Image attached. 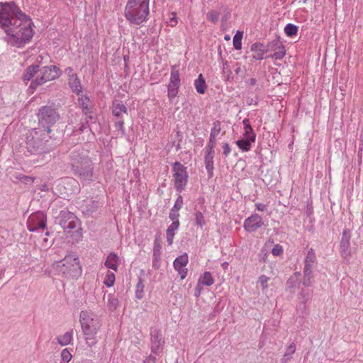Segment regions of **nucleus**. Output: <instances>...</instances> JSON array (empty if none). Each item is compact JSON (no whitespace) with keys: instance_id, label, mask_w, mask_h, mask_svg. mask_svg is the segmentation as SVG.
<instances>
[{"instance_id":"obj_6","label":"nucleus","mask_w":363,"mask_h":363,"mask_svg":"<svg viewBox=\"0 0 363 363\" xmlns=\"http://www.w3.org/2000/svg\"><path fill=\"white\" fill-rule=\"evenodd\" d=\"M174 186L177 191H181L184 189L187 183L188 175L184 167L179 162H176L173 164Z\"/></svg>"},{"instance_id":"obj_49","label":"nucleus","mask_w":363,"mask_h":363,"mask_svg":"<svg viewBox=\"0 0 363 363\" xmlns=\"http://www.w3.org/2000/svg\"><path fill=\"white\" fill-rule=\"evenodd\" d=\"M201 290H202L201 284L198 282V284L195 288L194 296L196 297H199L201 294Z\"/></svg>"},{"instance_id":"obj_57","label":"nucleus","mask_w":363,"mask_h":363,"mask_svg":"<svg viewBox=\"0 0 363 363\" xmlns=\"http://www.w3.org/2000/svg\"><path fill=\"white\" fill-rule=\"evenodd\" d=\"M46 131H47V133H50L51 130H50V128L48 127V128H47Z\"/></svg>"},{"instance_id":"obj_8","label":"nucleus","mask_w":363,"mask_h":363,"mask_svg":"<svg viewBox=\"0 0 363 363\" xmlns=\"http://www.w3.org/2000/svg\"><path fill=\"white\" fill-rule=\"evenodd\" d=\"M180 86L179 72L177 66L172 67L169 82L167 85V96L169 100L174 99L179 92Z\"/></svg>"},{"instance_id":"obj_64","label":"nucleus","mask_w":363,"mask_h":363,"mask_svg":"<svg viewBox=\"0 0 363 363\" xmlns=\"http://www.w3.org/2000/svg\"><path fill=\"white\" fill-rule=\"evenodd\" d=\"M51 244V242L48 244H45V246H48V245H50Z\"/></svg>"},{"instance_id":"obj_27","label":"nucleus","mask_w":363,"mask_h":363,"mask_svg":"<svg viewBox=\"0 0 363 363\" xmlns=\"http://www.w3.org/2000/svg\"><path fill=\"white\" fill-rule=\"evenodd\" d=\"M295 351L296 345L294 342H292L287 347L285 354L281 359V363H288V362L291 359L292 354H294Z\"/></svg>"},{"instance_id":"obj_53","label":"nucleus","mask_w":363,"mask_h":363,"mask_svg":"<svg viewBox=\"0 0 363 363\" xmlns=\"http://www.w3.org/2000/svg\"><path fill=\"white\" fill-rule=\"evenodd\" d=\"M116 126L121 129V130H123V128H124V122L122 121H120L116 123Z\"/></svg>"},{"instance_id":"obj_32","label":"nucleus","mask_w":363,"mask_h":363,"mask_svg":"<svg viewBox=\"0 0 363 363\" xmlns=\"http://www.w3.org/2000/svg\"><path fill=\"white\" fill-rule=\"evenodd\" d=\"M252 141H251V140L250 139H247V138H245V139H242V140H239L236 142L238 146L242 150H244V151H247L250 150V146H251V143Z\"/></svg>"},{"instance_id":"obj_16","label":"nucleus","mask_w":363,"mask_h":363,"mask_svg":"<svg viewBox=\"0 0 363 363\" xmlns=\"http://www.w3.org/2000/svg\"><path fill=\"white\" fill-rule=\"evenodd\" d=\"M250 50L252 52V57L255 60H262L264 54L267 52L264 45L261 43H255L251 45Z\"/></svg>"},{"instance_id":"obj_52","label":"nucleus","mask_w":363,"mask_h":363,"mask_svg":"<svg viewBox=\"0 0 363 363\" xmlns=\"http://www.w3.org/2000/svg\"><path fill=\"white\" fill-rule=\"evenodd\" d=\"M155 357L150 356L148 358H147L145 362L146 363H155Z\"/></svg>"},{"instance_id":"obj_43","label":"nucleus","mask_w":363,"mask_h":363,"mask_svg":"<svg viewBox=\"0 0 363 363\" xmlns=\"http://www.w3.org/2000/svg\"><path fill=\"white\" fill-rule=\"evenodd\" d=\"M269 279V278L265 275H262L259 277V282L260 283L262 289H265L267 287V281Z\"/></svg>"},{"instance_id":"obj_1","label":"nucleus","mask_w":363,"mask_h":363,"mask_svg":"<svg viewBox=\"0 0 363 363\" xmlns=\"http://www.w3.org/2000/svg\"><path fill=\"white\" fill-rule=\"evenodd\" d=\"M0 27L8 43L18 48L28 43L34 35L32 19L14 3H0Z\"/></svg>"},{"instance_id":"obj_25","label":"nucleus","mask_w":363,"mask_h":363,"mask_svg":"<svg viewBox=\"0 0 363 363\" xmlns=\"http://www.w3.org/2000/svg\"><path fill=\"white\" fill-rule=\"evenodd\" d=\"M311 269V266L309 265L304 267L303 284L306 286H310L312 282L313 275Z\"/></svg>"},{"instance_id":"obj_12","label":"nucleus","mask_w":363,"mask_h":363,"mask_svg":"<svg viewBox=\"0 0 363 363\" xmlns=\"http://www.w3.org/2000/svg\"><path fill=\"white\" fill-rule=\"evenodd\" d=\"M263 225L262 217L258 214H254L245 220L244 228L248 232H254Z\"/></svg>"},{"instance_id":"obj_5","label":"nucleus","mask_w":363,"mask_h":363,"mask_svg":"<svg viewBox=\"0 0 363 363\" xmlns=\"http://www.w3.org/2000/svg\"><path fill=\"white\" fill-rule=\"evenodd\" d=\"M60 215V224L65 232L72 237L74 233L78 235L80 227L79 220L77 216L68 211H62Z\"/></svg>"},{"instance_id":"obj_40","label":"nucleus","mask_w":363,"mask_h":363,"mask_svg":"<svg viewBox=\"0 0 363 363\" xmlns=\"http://www.w3.org/2000/svg\"><path fill=\"white\" fill-rule=\"evenodd\" d=\"M182 205H183V199H182V196L181 195H179L176 201H175V203L172 208L173 211H178L179 210L181 209V208L182 207Z\"/></svg>"},{"instance_id":"obj_45","label":"nucleus","mask_w":363,"mask_h":363,"mask_svg":"<svg viewBox=\"0 0 363 363\" xmlns=\"http://www.w3.org/2000/svg\"><path fill=\"white\" fill-rule=\"evenodd\" d=\"M172 16L167 23L169 26L174 27L178 23V20L175 13H172Z\"/></svg>"},{"instance_id":"obj_61","label":"nucleus","mask_w":363,"mask_h":363,"mask_svg":"<svg viewBox=\"0 0 363 363\" xmlns=\"http://www.w3.org/2000/svg\"><path fill=\"white\" fill-rule=\"evenodd\" d=\"M225 40H229V39H230V38H229V37L225 36Z\"/></svg>"},{"instance_id":"obj_7","label":"nucleus","mask_w":363,"mask_h":363,"mask_svg":"<svg viewBox=\"0 0 363 363\" xmlns=\"http://www.w3.org/2000/svg\"><path fill=\"white\" fill-rule=\"evenodd\" d=\"M79 259L73 256H67L63 260L60 262L57 267L60 271L67 276H74V273L79 269Z\"/></svg>"},{"instance_id":"obj_50","label":"nucleus","mask_w":363,"mask_h":363,"mask_svg":"<svg viewBox=\"0 0 363 363\" xmlns=\"http://www.w3.org/2000/svg\"><path fill=\"white\" fill-rule=\"evenodd\" d=\"M223 150L225 156L228 157L229 155V153L230 152V148L228 144H224L223 145Z\"/></svg>"},{"instance_id":"obj_13","label":"nucleus","mask_w":363,"mask_h":363,"mask_svg":"<svg viewBox=\"0 0 363 363\" xmlns=\"http://www.w3.org/2000/svg\"><path fill=\"white\" fill-rule=\"evenodd\" d=\"M188 261L189 259L186 253L179 256L174 261V267L180 274L182 279H184L186 277L187 269L185 268V267L188 264Z\"/></svg>"},{"instance_id":"obj_2","label":"nucleus","mask_w":363,"mask_h":363,"mask_svg":"<svg viewBox=\"0 0 363 363\" xmlns=\"http://www.w3.org/2000/svg\"><path fill=\"white\" fill-rule=\"evenodd\" d=\"M150 0H128L124 16L133 25L140 26L145 22L150 14Z\"/></svg>"},{"instance_id":"obj_17","label":"nucleus","mask_w":363,"mask_h":363,"mask_svg":"<svg viewBox=\"0 0 363 363\" xmlns=\"http://www.w3.org/2000/svg\"><path fill=\"white\" fill-rule=\"evenodd\" d=\"M39 73V66L32 65L28 66L22 75V79L25 82L30 81L34 77Z\"/></svg>"},{"instance_id":"obj_19","label":"nucleus","mask_w":363,"mask_h":363,"mask_svg":"<svg viewBox=\"0 0 363 363\" xmlns=\"http://www.w3.org/2000/svg\"><path fill=\"white\" fill-rule=\"evenodd\" d=\"M73 169L74 170L75 173L82 176L85 178H89L92 175V170L90 167V164H87L84 166L82 165H73Z\"/></svg>"},{"instance_id":"obj_54","label":"nucleus","mask_w":363,"mask_h":363,"mask_svg":"<svg viewBox=\"0 0 363 363\" xmlns=\"http://www.w3.org/2000/svg\"><path fill=\"white\" fill-rule=\"evenodd\" d=\"M142 293H143V289H141L140 291L139 290H137L136 291V296L138 298H141L143 297V295H142Z\"/></svg>"},{"instance_id":"obj_38","label":"nucleus","mask_w":363,"mask_h":363,"mask_svg":"<svg viewBox=\"0 0 363 363\" xmlns=\"http://www.w3.org/2000/svg\"><path fill=\"white\" fill-rule=\"evenodd\" d=\"M114 281L115 274L112 272L108 273L104 281V284L106 285L108 287H111L113 285Z\"/></svg>"},{"instance_id":"obj_23","label":"nucleus","mask_w":363,"mask_h":363,"mask_svg":"<svg viewBox=\"0 0 363 363\" xmlns=\"http://www.w3.org/2000/svg\"><path fill=\"white\" fill-rule=\"evenodd\" d=\"M242 123L244 125V136L245 138L251 140V141L255 140V134L253 132V130L250 125V121L248 119L245 118L243 120Z\"/></svg>"},{"instance_id":"obj_3","label":"nucleus","mask_w":363,"mask_h":363,"mask_svg":"<svg viewBox=\"0 0 363 363\" xmlns=\"http://www.w3.org/2000/svg\"><path fill=\"white\" fill-rule=\"evenodd\" d=\"M79 321L86 344L91 347L98 342L97 334L101 328L99 318L89 311H82Z\"/></svg>"},{"instance_id":"obj_55","label":"nucleus","mask_w":363,"mask_h":363,"mask_svg":"<svg viewBox=\"0 0 363 363\" xmlns=\"http://www.w3.org/2000/svg\"><path fill=\"white\" fill-rule=\"evenodd\" d=\"M40 189H41V191H46L48 190V187L46 184H43V185H42Z\"/></svg>"},{"instance_id":"obj_20","label":"nucleus","mask_w":363,"mask_h":363,"mask_svg":"<svg viewBox=\"0 0 363 363\" xmlns=\"http://www.w3.org/2000/svg\"><path fill=\"white\" fill-rule=\"evenodd\" d=\"M112 113L116 117H120L122 113H127V108L121 101H116L113 103Z\"/></svg>"},{"instance_id":"obj_41","label":"nucleus","mask_w":363,"mask_h":363,"mask_svg":"<svg viewBox=\"0 0 363 363\" xmlns=\"http://www.w3.org/2000/svg\"><path fill=\"white\" fill-rule=\"evenodd\" d=\"M206 168L208 173V177H213V160H205Z\"/></svg>"},{"instance_id":"obj_14","label":"nucleus","mask_w":363,"mask_h":363,"mask_svg":"<svg viewBox=\"0 0 363 363\" xmlns=\"http://www.w3.org/2000/svg\"><path fill=\"white\" fill-rule=\"evenodd\" d=\"M66 72L68 74V83L70 88L77 94V96H80V94L82 92L80 80L77 77V74L73 72V69L72 68L68 67L66 69Z\"/></svg>"},{"instance_id":"obj_9","label":"nucleus","mask_w":363,"mask_h":363,"mask_svg":"<svg viewBox=\"0 0 363 363\" xmlns=\"http://www.w3.org/2000/svg\"><path fill=\"white\" fill-rule=\"evenodd\" d=\"M38 118L48 125H52L60 119V115L54 108L43 106L40 109Z\"/></svg>"},{"instance_id":"obj_39","label":"nucleus","mask_w":363,"mask_h":363,"mask_svg":"<svg viewBox=\"0 0 363 363\" xmlns=\"http://www.w3.org/2000/svg\"><path fill=\"white\" fill-rule=\"evenodd\" d=\"M22 177H23V174H22L21 173L15 172L13 174H11V180L13 183L17 184L18 182H21Z\"/></svg>"},{"instance_id":"obj_10","label":"nucleus","mask_w":363,"mask_h":363,"mask_svg":"<svg viewBox=\"0 0 363 363\" xmlns=\"http://www.w3.org/2000/svg\"><path fill=\"white\" fill-rule=\"evenodd\" d=\"M28 229L29 231H35L38 229H45L46 227V216L42 212L32 214L28 220Z\"/></svg>"},{"instance_id":"obj_15","label":"nucleus","mask_w":363,"mask_h":363,"mask_svg":"<svg viewBox=\"0 0 363 363\" xmlns=\"http://www.w3.org/2000/svg\"><path fill=\"white\" fill-rule=\"evenodd\" d=\"M350 235L349 234V232L347 230H344L340 242V249L342 257L345 259L348 257L350 255Z\"/></svg>"},{"instance_id":"obj_31","label":"nucleus","mask_w":363,"mask_h":363,"mask_svg":"<svg viewBox=\"0 0 363 363\" xmlns=\"http://www.w3.org/2000/svg\"><path fill=\"white\" fill-rule=\"evenodd\" d=\"M285 55L286 50L282 45H280L279 46L277 47L274 53L270 57L277 60L283 59Z\"/></svg>"},{"instance_id":"obj_21","label":"nucleus","mask_w":363,"mask_h":363,"mask_svg":"<svg viewBox=\"0 0 363 363\" xmlns=\"http://www.w3.org/2000/svg\"><path fill=\"white\" fill-rule=\"evenodd\" d=\"M81 96L79 97L78 101L79 104L82 108L84 114L87 115L88 113H91V106H90V100L89 97H87L85 95L81 94Z\"/></svg>"},{"instance_id":"obj_56","label":"nucleus","mask_w":363,"mask_h":363,"mask_svg":"<svg viewBox=\"0 0 363 363\" xmlns=\"http://www.w3.org/2000/svg\"><path fill=\"white\" fill-rule=\"evenodd\" d=\"M143 286L142 285V284L140 282H139L137 285V290L140 291V289H143Z\"/></svg>"},{"instance_id":"obj_42","label":"nucleus","mask_w":363,"mask_h":363,"mask_svg":"<svg viewBox=\"0 0 363 363\" xmlns=\"http://www.w3.org/2000/svg\"><path fill=\"white\" fill-rule=\"evenodd\" d=\"M61 357L62 360L67 362H69L72 359V354L67 349H64L62 351Z\"/></svg>"},{"instance_id":"obj_51","label":"nucleus","mask_w":363,"mask_h":363,"mask_svg":"<svg viewBox=\"0 0 363 363\" xmlns=\"http://www.w3.org/2000/svg\"><path fill=\"white\" fill-rule=\"evenodd\" d=\"M255 206H256V208L260 211H264L266 208V206L262 203H256Z\"/></svg>"},{"instance_id":"obj_33","label":"nucleus","mask_w":363,"mask_h":363,"mask_svg":"<svg viewBox=\"0 0 363 363\" xmlns=\"http://www.w3.org/2000/svg\"><path fill=\"white\" fill-rule=\"evenodd\" d=\"M298 27L294 24L289 23L284 28V33L287 36L291 37L297 34Z\"/></svg>"},{"instance_id":"obj_29","label":"nucleus","mask_w":363,"mask_h":363,"mask_svg":"<svg viewBox=\"0 0 363 363\" xmlns=\"http://www.w3.org/2000/svg\"><path fill=\"white\" fill-rule=\"evenodd\" d=\"M72 339V331H69L57 338L59 344L62 346L67 345Z\"/></svg>"},{"instance_id":"obj_47","label":"nucleus","mask_w":363,"mask_h":363,"mask_svg":"<svg viewBox=\"0 0 363 363\" xmlns=\"http://www.w3.org/2000/svg\"><path fill=\"white\" fill-rule=\"evenodd\" d=\"M179 214L176 211H173L172 208L169 213V218L174 222L175 220H179Z\"/></svg>"},{"instance_id":"obj_60","label":"nucleus","mask_w":363,"mask_h":363,"mask_svg":"<svg viewBox=\"0 0 363 363\" xmlns=\"http://www.w3.org/2000/svg\"><path fill=\"white\" fill-rule=\"evenodd\" d=\"M156 266H158V267H160V265H159V261H158V262H156Z\"/></svg>"},{"instance_id":"obj_63","label":"nucleus","mask_w":363,"mask_h":363,"mask_svg":"<svg viewBox=\"0 0 363 363\" xmlns=\"http://www.w3.org/2000/svg\"><path fill=\"white\" fill-rule=\"evenodd\" d=\"M93 208H97V205H95Z\"/></svg>"},{"instance_id":"obj_24","label":"nucleus","mask_w":363,"mask_h":363,"mask_svg":"<svg viewBox=\"0 0 363 363\" xmlns=\"http://www.w3.org/2000/svg\"><path fill=\"white\" fill-rule=\"evenodd\" d=\"M194 86L198 93L201 94L205 93L207 86L202 74H200L195 80Z\"/></svg>"},{"instance_id":"obj_59","label":"nucleus","mask_w":363,"mask_h":363,"mask_svg":"<svg viewBox=\"0 0 363 363\" xmlns=\"http://www.w3.org/2000/svg\"><path fill=\"white\" fill-rule=\"evenodd\" d=\"M33 132H34L35 135H38V131L37 130H34Z\"/></svg>"},{"instance_id":"obj_26","label":"nucleus","mask_w":363,"mask_h":363,"mask_svg":"<svg viewBox=\"0 0 363 363\" xmlns=\"http://www.w3.org/2000/svg\"><path fill=\"white\" fill-rule=\"evenodd\" d=\"M194 225L200 228V229H203V226L206 225V220L203 214L200 211L196 210L194 212Z\"/></svg>"},{"instance_id":"obj_36","label":"nucleus","mask_w":363,"mask_h":363,"mask_svg":"<svg viewBox=\"0 0 363 363\" xmlns=\"http://www.w3.org/2000/svg\"><path fill=\"white\" fill-rule=\"evenodd\" d=\"M219 16V12L215 10L208 11L206 15L207 19L213 23H216L218 21Z\"/></svg>"},{"instance_id":"obj_46","label":"nucleus","mask_w":363,"mask_h":363,"mask_svg":"<svg viewBox=\"0 0 363 363\" xmlns=\"http://www.w3.org/2000/svg\"><path fill=\"white\" fill-rule=\"evenodd\" d=\"M272 252L275 256L280 255L283 252L282 247L281 245H278V244L274 245V247L272 249Z\"/></svg>"},{"instance_id":"obj_35","label":"nucleus","mask_w":363,"mask_h":363,"mask_svg":"<svg viewBox=\"0 0 363 363\" xmlns=\"http://www.w3.org/2000/svg\"><path fill=\"white\" fill-rule=\"evenodd\" d=\"M315 254L313 250L311 249L307 253V255H306V257L305 259V262H306L305 266L309 265V266L312 267V264L315 262Z\"/></svg>"},{"instance_id":"obj_62","label":"nucleus","mask_w":363,"mask_h":363,"mask_svg":"<svg viewBox=\"0 0 363 363\" xmlns=\"http://www.w3.org/2000/svg\"><path fill=\"white\" fill-rule=\"evenodd\" d=\"M45 235H50V233H49V232H46Z\"/></svg>"},{"instance_id":"obj_48","label":"nucleus","mask_w":363,"mask_h":363,"mask_svg":"<svg viewBox=\"0 0 363 363\" xmlns=\"http://www.w3.org/2000/svg\"><path fill=\"white\" fill-rule=\"evenodd\" d=\"M301 298L303 300V301L306 302V301H307L308 300L310 299V298H311V293L308 291H305L303 290L301 292Z\"/></svg>"},{"instance_id":"obj_37","label":"nucleus","mask_w":363,"mask_h":363,"mask_svg":"<svg viewBox=\"0 0 363 363\" xmlns=\"http://www.w3.org/2000/svg\"><path fill=\"white\" fill-rule=\"evenodd\" d=\"M118 300L113 298L111 294L108 295V307L109 310L114 311L118 306Z\"/></svg>"},{"instance_id":"obj_22","label":"nucleus","mask_w":363,"mask_h":363,"mask_svg":"<svg viewBox=\"0 0 363 363\" xmlns=\"http://www.w3.org/2000/svg\"><path fill=\"white\" fill-rule=\"evenodd\" d=\"M179 225V221L175 220L168 227L167 230V240L169 245H172L173 242V238L174 236V231L178 228Z\"/></svg>"},{"instance_id":"obj_28","label":"nucleus","mask_w":363,"mask_h":363,"mask_svg":"<svg viewBox=\"0 0 363 363\" xmlns=\"http://www.w3.org/2000/svg\"><path fill=\"white\" fill-rule=\"evenodd\" d=\"M214 281L211 276V274L208 272H206L203 274L199 278V283L201 285H206L207 286H211L213 284Z\"/></svg>"},{"instance_id":"obj_30","label":"nucleus","mask_w":363,"mask_h":363,"mask_svg":"<svg viewBox=\"0 0 363 363\" xmlns=\"http://www.w3.org/2000/svg\"><path fill=\"white\" fill-rule=\"evenodd\" d=\"M243 33L241 31H237L233 37V46L235 50H241L242 48V38Z\"/></svg>"},{"instance_id":"obj_44","label":"nucleus","mask_w":363,"mask_h":363,"mask_svg":"<svg viewBox=\"0 0 363 363\" xmlns=\"http://www.w3.org/2000/svg\"><path fill=\"white\" fill-rule=\"evenodd\" d=\"M35 177L23 175V177H22V179H21V183H23L26 185H29V184H33L35 181Z\"/></svg>"},{"instance_id":"obj_4","label":"nucleus","mask_w":363,"mask_h":363,"mask_svg":"<svg viewBox=\"0 0 363 363\" xmlns=\"http://www.w3.org/2000/svg\"><path fill=\"white\" fill-rule=\"evenodd\" d=\"M61 74L60 69L55 65H50L39 68V73L31 82L30 87L35 89L48 82L52 81L58 78Z\"/></svg>"},{"instance_id":"obj_18","label":"nucleus","mask_w":363,"mask_h":363,"mask_svg":"<svg viewBox=\"0 0 363 363\" xmlns=\"http://www.w3.org/2000/svg\"><path fill=\"white\" fill-rule=\"evenodd\" d=\"M119 262L120 259L116 253L111 252L108 255L104 264L107 268L117 271Z\"/></svg>"},{"instance_id":"obj_34","label":"nucleus","mask_w":363,"mask_h":363,"mask_svg":"<svg viewBox=\"0 0 363 363\" xmlns=\"http://www.w3.org/2000/svg\"><path fill=\"white\" fill-rule=\"evenodd\" d=\"M161 251L160 246L159 245H156L153 249V263L152 266L155 269H158V266H156V262H158L160 259Z\"/></svg>"},{"instance_id":"obj_11","label":"nucleus","mask_w":363,"mask_h":363,"mask_svg":"<svg viewBox=\"0 0 363 363\" xmlns=\"http://www.w3.org/2000/svg\"><path fill=\"white\" fill-rule=\"evenodd\" d=\"M151 345L152 352L155 354H159L163 350L164 343L162 334L160 330L154 329L151 331Z\"/></svg>"},{"instance_id":"obj_58","label":"nucleus","mask_w":363,"mask_h":363,"mask_svg":"<svg viewBox=\"0 0 363 363\" xmlns=\"http://www.w3.org/2000/svg\"><path fill=\"white\" fill-rule=\"evenodd\" d=\"M43 240H44V242H46V243L48 242V240L47 238H45Z\"/></svg>"}]
</instances>
